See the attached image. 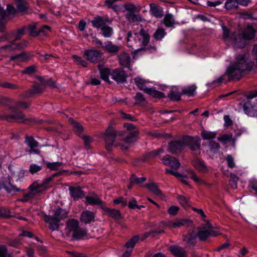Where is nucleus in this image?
<instances>
[{
  "label": "nucleus",
  "instance_id": "obj_1",
  "mask_svg": "<svg viewBox=\"0 0 257 257\" xmlns=\"http://www.w3.org/2000/svg\"><path fill=\"white\" fill-rule=\"evenodd\" d=\"M0 105L7 106L12 113L4 116V118L9 122L13 120H18L21 123H26L28 122H35L34 117L26 118V115L21 111L22 109L29 107L30 102L24 101H16L11 97H0Z\"/></svg>",
  "mask_w": 257,
  "mask_h": 257
},
{
  "label": "nucleus",
  "instance_id": "obj_2",
  "mask_svg": "<svg viewBox=\"0 0 257 257\" xmlns=\"http://www.w3.org/2000/svg\"><path fill=\"white\" fill-rule=\"evenodd\" d=\"M253 62L248 57L247 54L243 53L238 55L236 61L231 63L227 70L229 80H239L242 77V73L251 70Z\"/></svg>",
  "mask_w": 257,
  "mask_h": 257
},
{
  "label": "nucleus",
  "instance_id": "obj_3",
  "mask_svg": "<svg viewBox=\"0 0 257 257\" xmlns=\"http://www.w3.org/2000/svg\"><path fill=\"white\" fill-rule=\"evenodd\" d=\"M53 215H45L44 221L48 224L49 228L52 231L58 230L60 222L67 218L68 211L61 207H57L52 210Z\"/></svg>",
  "mask_w": 257,
  "mask_h": 257
},
{
  "label": "nucleus",
  "instance_id": "obj_4",
  "mask_svg": "<svg viewBox=\"0 0 257 257\" xmlns=\"http://www.w3.org/2000/svg\"><path fill=\"white\" fill-rule=\"evenodd\" d=\"M66 229L71 234L74 239H80L86 234V230L79 227V222L75 219H69L66 222Z\"/></svg>",
  "mask_w": 257,
  "mask_h": 257
},
{
  "label": "nucleus",
  "instance_id": "obj_5",
  "mask_svg": "<svg viewBox=\"0 0 257 257\" xmlns=\"http://www.w3.org/2000/svg\"><path fill=\"white\" fill-rule=\"evenodd\" d=\"M124 133V132L122 131H115L111 126H108L103 136L105 143V149L108 152L111 151V149L113 145L115 138L117 136H123Z\"/></svg>",
  "mask_w": 257,
  "mask_h": 257
},
{
  "label": "nucleus",
  "instance_id": "obj_6",
  "mask_svg": "<svg viewBox=\"0 0 257 257\" xmlns=\"http://www.w3.org/2000/svg\"><path fill=\"white\" fill-rule=\"evenodd\" d=\"M134 82L137 86L144 91L146 94L152 96H165L164 93L157 90L155 88H148L146 87L147 81L141 77H137L134 79Z\"/></svg>",
  "mask_w": 257,
  "mask_h": 257
},
{
  "label": "nucleus",
  "instance_id": "obj_7",
  "mask_svg": "<svg viewBox=\"0 0 257 257\" xmlns=\"http://www.w3.org/2000/svg\"><path fill=\"white\" fill-rule=\"evenodd\" d=\"M197 86L195 84L187 86L182 88V92L178 90L177 86H173L167 96H181L182 95L193 96L197 94Z\"/></svg>",
  "mask_w": 257,
  "mask_h": 257
},
{
  "label": "nucleus",
  "instance_id": "obj_8",
  "mask_svg": "<svg viewBox=\"0 0 257 257\" xmlns=\"http://www.w3.org/2000/svg\"><path fill=\"white\" fill-rule=\"evenodd\" d=\"M84 56L86 60L91 63H97L104 59L103 53L98 50L90 49L84 51Z\"/></svg>",
  "mask_w": 257,
  "mask_h": 257
},
{
  "label": "nucleus",
  "instance_id": "obj_9",
  "mask_svg": "<svg viewBox=\"0 0 257 257\" xmlns=\"http://www.w3.org/2000/svg\"><path fill=\"white\" fill-rule=\"evenodd\" d=\"M184 147L187 146L193 151L199 150L201 147V140L199 137L185 136L182 138Z\"/></svg>",
  "mask_w": 257,
  "mask_h": 257
},
{
  "label": "nucleus",
  "instance_id": "obj_10",
  "mask_svg": "<svg viewBox=\"0 0 257 257\" xmlns=\"http://www.w3.org/2000/svg\"><path fill=\"white\" fill-rule=\"evenodd\" d=\"M132 98L133 100H128V98L126 97L122 100L121 99H118L115 97L112 99V102L115 103L122 101L124 102L126 104L129 105L130 106L140 105L145 106L147 105L148 103L145 97H132Z\"/></svg>",
  "mask_w": 257,
  "mask_h": 257
},
{
  "label": "nucleus",
  "instance_id": "obj_11",
  "mask_svg": "<svg viewBox=\"0 0 257 257\" xmlns=\"http://www.w3.org/2000/svg\"><path fill=\"white\" fill-rule=\"evenodd\" d=\"M184 146L182 139L171 141L168 144V151L173 155L180 154L184 150Z\"/></svg>",
  "mask_w": 257,
  "mask_h": 257
},
{
  "label": "nucleus",
  "instance_id": "obj_12",
  "mask_svg": "<svg viewBox=\"0 0 257 257\" xmlns=\"http://www.w3.org/2000/svg\"><path fill=\"white\" fill-rule=\"evenodd\" d=\"M162 160L165 165L169 166L173 169L177 170L181 166V163L178 159L169 155L165 156Z\"/></svg>",
  "mask_w": 257,
  "mask_h": 257
},
{
  "label": "nucleus",
  "instance_id": "obj_13",
  "mask_svg": "<svg viewBox=\"0 0 257 257\" xmlns=\"http://www.w3.org/2000/svg\"><path fill=\"white\" fill-rule=\"evenodd\" d=\"M111 76L117 83H123L126 81L127 75L123 70L115 69L111 72Z\"/></svg>",
  "mask_w": 257,
  "mask_h": 257
},
{
  "label": "nucleus",
  "instance_id": "obj_14",
  "mask_svg": "<svg viewBox=\"0 0 257 257\" xmlns=\"http://www.w3.org/2000/svg\"><path fill=\"white\" fill-rule=\"evenodd\" d=\"M95 214L94 212L86 210L82 212L80 220L85 224H89L95 221Z\"/></svg>",
  "mask_w": 257,
  "mask_h": 257
},
{
  "label": "nucleus",
  "instance_id": "obj_15",
  "mask_svg": "<svg viewBox=\"0 0 257 257\" xmlns=\"http://www.w3.org/2000/svg\"><path fill=\"white\" fill-rule=\"evenodd\" d=\"M231 95H235L236 96L241 95L242 96H257V89L247 92H245L241 90L232 91L226 94L220 95L219 96H229Z\"/></svg>",
  "mask_w": 257,
  "mask_h": 257
},
{
  "label": "nucleus",
  "instance_id": "obj_16",
  "mask_svg": "<svg viewBox=\"0 0 257 257\" xmlns=\"http://www.w3.org/2000/svg\"><path fill=\"white\" fill-rule=\"evenodd\" d=\"M107 22V19L100 16H96L91 21V23L93 28L101 29Z\"/></svg>",
  "mask_w": 257,
  "mask_h": 257
},
{
  "label": "nucleus",
  "instance_id": "obj_17",
  "mask_svg": "<svg viewBox=\"0 0 257 257\" xmlns=\"http://www.w3.org/2000/svg\"><path fill=\"white\" fill-rule=\"evenodd\" d=\"M138 41L141 42L143 47H146L150 42V36L148 32L142 28L139 33Z\"/></svg>",
  "mask_w": 257,
  "mask_h": 257
},
{
  "label": "nucleus",
  "instance_id": "obj_18",
  "mask_svg": "<svg viewBox=\"0 0 257 257\" xmlns=\"http://www.w3.org/2000/svg\"><path fill=\"white\" fill-rule=\"evenodd\" d=\"M102 48L110 54H116L120 49V46L115 45L111 41H107L103 44Z\"/></svg>",
  "mask_w": 257,
  "mask_h": 257
},
{
  "label": "nucleus",
  "instance_id": "obj_19",
  "mask_svg": "<svg viewBox=\"0 0 257 257\" xmlns=\"http://www.w3.org/2000/svg\"><path fill=\"white\" fill-rule=\"evenodd\" d=\"M69 190L70 191L71 196L74 200L81 199L84 197V192L80 187L70 186L69 188Z\"/></svg>",
  "mask_w": 257,
  "mask_h": 257
},
{
  "label": "nucleus",
  "instance_id": "obj_20",
  "mask_svg": "<svg viewBox=\"0 0 257 257\" xmlns=\"http://www.w3.org/2000/svg\"><path fill=\"white\" fill-rule=\"evenodd\" d=\"M150 8L151 15L156 18H160L164 15L163 8L160 6L154 3H151Z\"/></svg>",
  "mask_w": 257,
  "mask_h": 257
},
{
  "label": "nucleus",
  "instance_id": "obj_21",
  "mask_svg": "<svg viewBox=\"0 0 257 257\" xmlns=\"http://www.w3.org/2000/svg\"><path fill=\"white\" fill-rule=\"evenodd\" d=\"M248 100L243 105V109L246 114L248 115L252 116L254 114V111L256 110V106L254 104H251V99L253 97H247Z\"/></svg>",
  "mask_w": 257,
  "mask_h": 257
},
{
  "label": "nucleus",
  "instance_id": "obj_22",
  "mask_svg": "<svg viewBox=\"0 0 257 257\" xmlns=\"http://www.w3.org/2000/svg\"><path fill=\"white\" fill-rule=\"evenodd\" d=\"M161 22L167 28H174L175 25L178 24V23L175 21L173 16L169 13L165 15Z\"/></svg>",
  "mask_w": 257,
  "mask_h": 257
},
{
  "label": "nucleus",
  "instance_id": "obj_23",
  "mask_svg": "<svg viewBox=\"0 0 257 257\" xmlns=\"http://www.w3.org/2000/svg\"><path fill=\"white\" fill-rule=\"evenodd\" d=\"M101 209L105 211L107 215L114 219H118L121 217V214L119 210L108 208L105 205L101 206Z\"/></svg>",
  "mask_w": 257,
  "mask_h": 257
},
{
  "label": "nucleus",
  "instance_id": "obj_24",
  "mask_svg": "<svg viewBox=\"0 0 257 257\" xmlns=\"http://www.w3.org/2000/svg\"><path fill=\"white\" fill-rule=\"evenodd\" d=\"M119 63L123 67L129 68L131 63V57L125 52H121L118 56Z\"/></svg>",
  "mask_w": 257,
  "mask_h": 257
},
{
  "label": "nucleus",
  "instance_id": "obj_25",
  "mask_svg": "<svg viewBox=\"0 0 257 257\" xmlns=\"http://www.w3.org/2000/svg\"><path fill=\"white\" fill-rule=\"evenodd\" d=\"M25 143L30 148L31 152H34L36 154H39L40 151L38 149H35L38 146V143L34 139L32 136H26Z\"/></svg>",
  "mask_w": 257,
  "mask_h": 257
},
{
  "label": "nucleus",
  "instance_id": "obj_26",
  "mask_svg": "<svg viewBox=\"0 0 257 257\" xmlns=\"http://www.w3.org/2000/svg\"><path fill=\"white\" fill-rule=\"evenodd\" d=\"M192 165L200 172L206 173L208 172V169L203 160L196 159L193 161Z\"/></svg>",
  "mask_w": 257,
  "mask_h": 257
},
{
  "label": "nucleus",
  "instance_id": "obj_27",
  "mask_svg": "<svg viewBox=\"0 0 257 257\" xmlns=\"http://www.w3.org/2000/svg\"><path fill=\"white\" fill-rule=\"evenodd\" d=\"M255 30L251 26H247L242 32V37L245 40H250L254 38Z\"/></svg>",
  "mask_w": 257,
  "mask_h": 257
},
{
  "label": "nucleus",
  "instance_id": "obj_28",
  "mask_svg": "<svg viewBox=\"0 0 257 257\" xmlns=\"http://www.w3.org/2000/svg\"><path fill=\"white\" fill-rule=\"evenodd\" d=\"M2 187L5 188L7 192L10 193H14L17 192H19L21 190L19 188L11 183L10 178H9L8 182H3L2 185L0 184V189H2Z\"/></svg>",
  "mask_w": 257,
  "mask_h": 257
},
{
  "label": "nucleus",
  "instance_id": "obj_29",
  "mask_svg": "<svg viewBox=\"0 0 257 257\" xmlns=\"http://www.w3.org/2000/svg\"><path fill=\"white\" fill-rule=\"evenodd\" d=\"M139 35L138 33H135L134 35H132L131 31H129L127 35V45L128 47L134 49L135 46L139 42Z\"/></svg>",
  "mask_w": 257,
  "mask_h": 257
},
{
  "label": "nucleus",
  "instance_id": "obj_30",
  "mask_svg": "<svg viewBox=\"0 0 257 257\" xmlns=\"http://www.w3.org/2000/svg\"><path fill=\"white\" fill-rule=\"evenodd\" d=\"M98 68L101 78L105 82L110 83L109 76L111 75L110 70L107 68H104L102 65H98Z\"/></svg>",
  "mask_w": 257,
  "mask_h": 257
},
{
  "label": "nucleus",
  "instance_id": "obj_31",
  "mask_svg": "<svg viewBox=\"0 0 257 257\" xmlns=\"http://www.w3.org/2000/svg\"><path fill=\"white\" fill-rule=\"evenodd\" d=\"M245 39L237 35L233 38V47L234 49L243 48L246 45Z\"/></svg>",
  "mask_w": 257,
  "mask_h": 257
},
{
  "label": "nucleus",
  "instance_id": "obj_32",
  "mask_svg": "<svg viewBox=\"0 0 257 257\" xmlns=\"http://www.w3.org/2000/svg\"><path fill=\"white\" fill-rule=\"evenodd\" d=\"M26 30L27 27L24 26L17 30L11 31V33H13L12 34V39L14 38L13 40L15 41L20 40L22 36L25 35Z\"/></svg>",
  "mask_w": 257,
  "mask_h": 257
},
{
  "label": "nucleus",
  "instance_id": "obj_33",
  "mask_svg": "<svg viewBox=\"0 0 257 257\" xmlns=\"http://www.w3.org/2000/svg\"><path fill=\"white\" fill-rule=\"evenodd\" d=\"M144 186L147 187L150 192L156 195L161 196L162 195V192L158 185L154 182L146 184Z\"/></svg>",
  "mask_w": 257,
  "mask_h": 257
},
{
  "label": "nucleus",
  "instance_id": "obj_34",
  "mask_svg": "<svg viewBox=\"0 0 257 257\" xmlns=\"http://www.w3.org/2000/svg\"><path fill=\"white\" fill-rule=\"evenodd\" d=\"M29 58V55L27 53L25 52H22L20 54L11 56L10 57V61L17 60L18 62H22L26 61Z\"/></svg>",
  "mask_w": 257,
  "mask_h": 257
},
{
  "label": "nucleus",
  "instance_id": "obj_35",
  "mask_svg": "<svg viewBox=\"0 0 257 257\" xmlns=\"http://www.w3.org/2000/svg\"><path fill=\"white\" fill-rule=\"evenodd\" d=\"M85 199L86 203L92 205H99L101 208L103 205H105L102 200L96 196H87Z\"/></svg>",
  "mask_w": 257,
  "mask_h": 257
},
{
  "label": "nucleus",
  "instance_id": "obj_36",
  "mask_svg": "<svg viewBox=\"0 0 257 257\" xmlns=\"http://www.w3.org/2000/svg\"><path fill=\"white\" fill-rule=\"evenodd\" d=\"M167 35L165 30L162 27H158L153 34V38L157 41H161Z\"/></svg>",
  "mask_w": 257,
  "mask_h": 257
},
{
  "label": "nucleus",
  "instance_id": "obj_37",
  "mask_svg": "<svg viewBox=\"0 0 257 257\" xmlns=\"http://www.w3.org/2000/svg\"><path fill=\"white\" fill-rule=\"evenodd\" d=\"M157 48L155 46H148V47H143L142 48L138 49L135 50L133 52V58H135L136 56L140 52L147 51L151 53H153L156 52Z\"/></svg>",
  "mask_w": 257,
  "mask_h": 257
},
{
  "label": "nucleus",
  "instance_id": "obj_38",
  "mask_svg": "<svg viewBox=\"0 0 257 257\" xmlns=\"http://www.w3.org/2000/svg\"><path fill=\"white\" fill-rule=\"evenodd\" d=\"M191 224L192 221L190 219H177L172 223L171 226L174 228H178L182 226H189Z\"/></svg>",
  "mask_w": 257,
  "mask_h": 257
},
{
  "label": "nucleus",
  "instance_id": "obj_39",
  "mask_svg": "<svg viewBox=\"0 0 257 257\" xmlns=\"http://www.w3.org/2000/svg\"><path fill=\"white\" fill-rule=\"evenodd\" d=\"M126 19L131 23L140 22L144 20L142 15L140 14H126Z\"/></svg>",
  "mask_w": 257,
  "mask_h": 257
},
{
  "label": "nucleus",
  "instance_id": "obj_40",
  "mask_svg": "<svg viewBox=\"0 0 257 257\" xmlns=\"http://www.w3.org/2000/svg\"><path fill=\"white\" fill-rule=\"evenodd\" d=\"M171 252L177 257H186L184 249L178 246H172L170 247Z\"/></svg>",
  "mask_w": 257,
  "mask_h": 257
},
{
  "label": "nucleus",
  "instance_id": "obj_41",
  "mask_svg": "<svg viewBox=\"0 0 257 257\" xmlns=\"http://www.w3.org/2000/svg\"><path fill=\"white\" fill-rule=\"evenodd\" d=\"M100 34L104 38H110L113 34V28L110 26L104 25L101 29Z\"/></svg>",
  "mask_w": 257,
  "mask_h": 257
},
{
  "label": "nucleus",
  "instance_id": "obj_42",
  "mask_svg": "<svg viewBox=\"0 0 257 257\" xmlns=\"http://www.w3.org/2000/svg\"><path fill=\"white\" fill-rule=\"evenodd\" d=\"M44 89L43 86H41L39 83L35 82L34 85L29 89V92L30 94H40L43 92Z\"/></svg>",
  "mask_w": 257,
  "mask_h": 257
},
{
  "label": "nucleus",
  "instance_id": "obj_43",
  "mask_svg": "<svg viewBox=\"0 0 257 257\" xmlns=\"http://www.w3.org/2000/svg\"><path fill=\"white\" fill-rule=\"evenodd\" d=\"M139 131L138 129H136L133 132L130 133L125 138L124 141L127 143H131L137 141L138 138Z\"/></svg>",
  "mask_w": 257,
  "mask_h": 257
},
{
  "label": "nucleus",
  "instance_id": "obj_44",
  "mask_svg": "<svg viewBox=\"0 0 257 257\" xmlns=\"http://www.w3.org/2000/svg\"><path fill=\"white\" fill-rule=\"evenodd\" d=\"M7 17L6 12L4 10L0 9V32L5 31L6 21Z\"/></svg>",
  "mask_w": 257,
  "mask_h": 257
},
{
  "label": "nucleus",
  "instance_id": "obj_45",
  "mask_svg": "<svg viewBox=\"0 0 257 257\" xmlns=\"http://www.w3.org/2000/svg\"><path fill=\"white\" fill-rule=\"evenodd\" d=\"M43 188H45L43 183H37L36 182H34L29 187L30 191H34L37 194L42 192V190H41V189Z\"/></svg>",
  "mask_w": 257,
  "mask_h": 257
},
{
  "label": "nucleus",
  "instance_id": "obj_46",
  "mask_svg": "<svg viewBox=\"0 0 257 257\" xmlns=\"http://www.w3.org/2000/svg\"><path fill=\"white\" fill-rule=\"evenodd\" d=\"M68 120L70 123L72 125L73 127L76 130V132L77 134V135L80 136L81 133L83 131L82 125L79 123L75 121L72 117L69 118Z\"/></svg>",
  "mask_w": 257,
  "mask_h": 257
},
{
  "label": "nucleus",
  "instance_id": "obj_47",
  "mask_svg": "<svg viewBox=\"0 0 257 257\" xmlns=\"http://www.w3.org/2000/svg\"><path fill=\"white\" fill-rule=\"evenodd\" d=\"M197 236L201 241H205L209 236L208 229L205 227L201 228L197 233Z\"/></svg>",
  "mask_w": 257,
  "mask_h": 257
},
{
  "label": "nucleus",
  "instance_id": "obj_48",
  "mask_svg": "<svg viewBox=\"0 0 257 257\" xmlns=\"http://www.w3.org/2000/svg\"><path fill=\"white\" fill-rule=\"evenodd\" d=\"M123 7L125 10L127 12V14H131L140 11V10L138 9L136 6L131 3L125 4Z\"/></svg>",
  "mask_w": 257,
  "mask_h": 257
},
{
  "label": "nucleus",
  "instance_id": "obj_49",
  "mask_svg": "<svg viewBox=\"0 0 257 257\" xmlns=\"http://www.w3.org/2000/svg\"><path fill=\"white\" fill-rule=\"evenodd\" d=\"M201 136L203 140L213 139L216 137V133L215 132H209L203 130L201 133Z\"/></svg>",
  "mask_w": 257,
  "mask_h": 257
},
{
  "label": "nucleus",
  "instance_id": "obj_50",
  "mask_svg": "<svg viewBox=\"0 0 257 257\" xmlns=\"http://www.w3.org/2000/svg\"><path fill=\"white\" fill-rule=\"evenodd\" d=\"M163 150L159 149L156 150H154L146 154L144 162L146 161L147 159H152L159 155L160 154L163 153Z\"/></svg>",
  "mask_w": 257,
  "mask_h": 257
},
{
  "label": "nucleus",
  "instance_id": "obj_51",
  "mask_svg": "<svg viewBox=\"0 0 257 257\" xmlns=\"http://www.w3.org/2000/svg\"><path fill=\"white\" fill-rule=\"evenodd\" d=\"M17 8L18 11L25 12L28 8V4L24 0H18Z\"/></svg>",
  "mask_w": 257,
  "mask_h": 257
},
{
  "label": "nucleus",
  "instance_id": "obj_52",
  "mask_svg": "<svg viewBox=\"0 0 257 257\" xmlns=\"http://www.w3.org/2000/svg\"><path fill=\"white\" fill-rule=\"evenodd\" d=\"M12 217H14V216L11 214V212L9 208L5 207L0 208V217L9 218Z\"/></svg>",
  "mask_w": 257,
  "mask_h": 257
},
{
  "label": "nucleus",
  "instance_id": "obj_53",
  "mask_svg": "<svg viewBox=\"0 0 257 257\" xmlns=\"http://www.w3.org/2000/svg\"><path fill=\"white\" fill-rule=\"evenodd\" d=\"M37 29V24L36 23H33L29 24L28 27H27V30H28L29 32V35L31 37H37L38 36V30Z\"/></svg>",
  "mask_w": 257,
  "mask_h": 257
},
{
  "label": "nucleus",
  "instance_id": "obj_54",
  "mask_svg": "<svg viewBox=\"0 0 257 257\" xmlns=\"http://www.w3.org/2000/svg\"><path fill=\"white\" fill-rule=\"evenodd\" d=\"M74 62L78 65L82 66L83 67H86L88 65L87 62L80 56L76 55H73L72 56Z\"/></svg>",
  "mask_w": 257,
  "mask_h": 257
},
{
  "label": "nucleus",
  "instance_id": "obj_55",
  "mask_svg": "<svg viewBox=\"0 0 257 257\" xmlns=\"http://www.w3.org/2000/svg\"><path fill=\"white\" fill-rule=\"evenodd\" d=\"M51 31V28L50 27L47 25H43L38 30V36L41 35L42 36H47Z\"/></svg>",
  "mask_w": 257,
  "mask_h": 257
},
{
  "label": "nucleus",
  "instance_id": "obj_56",
  "mask_svg": "<svg viewBox=\"0 0 257 257\" xmlns=\"http://www.w3.org/2000/svg\"><path fill=\"white\" fill-rule=\"evenodd\" d=\"M237 0H226L225 4V7L227 10H232L238 7Z\"/></svg>",
  "mask_w": 257,
  "mask_h": 257
},
{
  "label": "nucleus",
  "instance_id": "obj_57",
  "mask_svg": "<svg viewBox=\"0 0 257 257\" xmlns=\"http://www.w3.org/2000/svg\"><path fill=\"white\" fill-rule=\"evenodd\" d=\"M238 179V177L235 174L232 173L230 174V179L229 181V184L233 189H237V182Z\"/></svg>",
  "mask_w": 257,
  "mask_h": 257
},
{
  "label": "nucleus",
  "instance_id": "obj_58",
  "mask_svg": "<svg viewBox=\"0 0 257 257\" xmlns=\"http://www.w3.org/2000/svg\"><path fill=\"white\" fill-rule=\"evenodd\" d=\"M36 71V66L33 65L26 67L22 71L21 73L23 74L31 75L35 73Z\"/></svg>",
  "mask_w": 257,
  "mask_h": 257
},
{
  "label": "nucleus",
  "instance_id": "obj_59",
  "mask_svg": "<svg viewBox=\"0 0 257 257\" xmlns=\"http://www.w3.org/2000/svg\"><path fill=\"white\" fill-rule=\"evenodd\" d=\"M139 239V236L138 235H135L126 242L125 246L127 248H134L135 244L138 241Z\"/></svg>",
  "mask_w": 257,
  "mask_h": 257
},
{
  "label": "nucleus",
  "instance_id": "obj_60",
  "mask_svg": "<svg viewBox=\"0 0 257 257\" xmlns=\"http://www.w3.org/2000/svg\"><path fill=\"white\" fill-rule=\"evenodd\" d=\"M131 181L134 182L136 184H141L147 180V178L145 177L138 178L135 174H132L131 177Z\"/></svg>",
  "mask_w": 257,
  "mask_h": 257
},
{
  "label": "nucleus",
  "instance_id": "obj_61",
  "mask_svg": "<svg viewBox=\"0 0 257 257\" xmlns=\"http://www.w3.org/2000/svg\"><path fill=\"white\" fill-rule=\"evenodd\" d=\"M163 232H164V231L163 229H159V230H152V231H150L149 232H145L143 234V237L142 239L143 240V239H145L146 238L148 237L149 236H150L151 235L152 236H153V237H154L157 234H160V233H163Z\"/></svg>",
  "mask_w": 257,
  "mask_h": 257
},
{
  "label": "nucleus",
  "instance_id": "obj_62",
  "mask_svg": "<svg viewBox=\"0 0 257 257\" xmlns=\"http://www.w3.org/2000/svg\"><path fill=\"white\" fill-rule=\"evenodd\" d=\"M62 165V163L59 162L53 163L47 162L46 163L47 168L54 171L57 170Z\"/></svg>",
  "mask_w": 257,
  "mask_h": 257
},
{
  "label": "nucleus",
  "instance_id": "obj_63",
  "mask_svg": "<svg viewBox=\"0 0 257 257\" xmlns=\"http://www.w3.org/2000/svg\"><path fill=\"white\" fill-rule=\"evenodd\" d=\"M15 42L16 41L14 40H11V41H10L9 44L0 47V50L1 51H3L4 50L8 49L12 51L15 50L16 48V47H15Z\"/></svg>",
  "mask_w": 257,
  "mask_h": 257
},
{
  "label": "nucleus",
  "instance_id": "obj_64",
  "mask_svg": "<svg viewBox=\"0 0 257 257\" xmlns=\"http://www.w3.org/2000/svg\"><path fill=\"white\" fill-rule=\"evenodd\" d=\"M177 199L179 201L180 203L184 207L189 205V198L186 197L183 195H179L177 197Z\"/></svg>",
  "mask_w": 257,
  "mask_h": 257
}]
</instances>
